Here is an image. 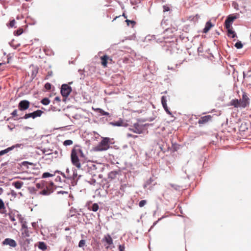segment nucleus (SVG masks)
<instances>
[{
	"mask_svg": "<svg viewBox=\"0 0 251 251\" xmlns=\"http://www.w3.org/2000/svg\"><path fill=\"white\" fill-rule=\"evenodd\" d=\"M79 156L83 157L84 155L82 150L78 146H75L71 151V159L72 164L78 169L81 168Z\"/></svg>",
	"mask_w": 251,
	"mask_h": 251,
	"instance_id": "obj_1",
	"label": "nucleus"
},
{
	"mask_svg": "<svg viewBox=\"0 0 251 251\" xmlns=\"http://www.w3.org/2000/svg\"><path fill=\"white\" fill-rule=\"evenodd\" d=\"M109 138H103L101 141L96 147H95V151H103L107 150L109 148Z\"/></svg>",
	"mask_w": 251,
	"mask_h": 251,
	"instance_id": "obj_2",
	"label": "nucleus"
},
{
	"mask_svg": "<svg viewBox=\"0 0 251 251\" xmlns=\"http://www.w3.org/2000/svg\"><path fill=\"white\" fill-rule=\"evenodd\" d=\"M239 17V15L238 14H234L229 15L226 18L225 22V26L226 28H228L231 27V25L233 22V21L238 19Z\"/></svg>",
	"mask_w": 251,
	"mask_h": 251,
	"instance_id": "obj_3",
	"label": "nucleus"
},
{
	"mask_svg": "<svg viewBox=\"0 0 251 251\" xmlns=\"http://www.w3.org/2000/svg\"><path fill=\"white\" fill-rule=\"evenodd\" d=\"M102 242L105 243L104 246L105 248L108 250L109 249H111V246L113 245V240L110 235L107 234L104 236L102 239Z\"/></svg>",
	"mask_w": 251,
	"mask_h": 251,
	"instance_id": "obj_4",
	"label": "nucleus"
},
{
	"mask_svg": "<svg viewBox=\"0 0 251 251\" xmlns=\"http://www.w3.org/2000/svg\"><path fill=\"white\" fill-rule=\"evenodd\" d=\"M249 98L248 97L247 93L243 92L242 99L239 100L240 102V107L245 108L249 105Z\"/></svg>",
	"mask_w": 251,
	"mask_h": 251,
	"instance_id": "obj_5",
	"label": "nucleus"
},
{
	"mask_svg": "<svg viewBox=\"0 0 251 251\" xmlns=\"http://www.w3.org/2000/svg\"><path fill=\"white\" fill-rule=\"evenodd\" d=\"M72 91V88L68 84H63L61 86V93L63 97H67Z\"/></svg>",
	"mask_w": 251,
	"mask_h": 251,
	"instance_id": "obj_6",
	"label": "nucleus"
},
{
	"mask_svg": "<svg viewBox=\"0 0 251 251\" xmlns=\"http://www.w3.org/2000/svg\"><path fill=\"white\" fill-rule=\"evenodd\" d=\"M43 113V111L41 110H37L32 113L25 114L23 118L27 119L29 118L35 119L36 117H40Z\"/></svg>",
	"mask_w": 251,
	"mask_h": 251,
	"instance_id": "obj_7",
	"label": "nucleus"
},
{
	"mask_svg": "<svg viewBox=\"0 0 251 251\" xmlns=\"http://www.w3.org/2000/svg\"><path fill=\"white\" fill-rule=\"evenodd\" d=\"M30 105V102L27 100H21L19 104H18V108L19 109L21 110H25L27 109Z\"/></svg>",
	"mask_w": 251,
	"mask_h": 251,
	"instance_id": "obj_8",
	"label": "nucleus"
},
{
	"mask_svg": "<svg viewBox=\"0 0 251 251\" xmlns=\"http://www.w3.org/2000/svg\"><path fill=\"white\" fill-rule=\"evenodd\" d=\"M2 245H9L11 247L15 248L17 246V243L16 241L11 238H6L2 242Z\"/></svg>",
	"mask_w": 251,
	"mask_h": 251,
	"instance_id": "obj_9",
	"label": "nucleus"
},
{
	"mask_svg": "<svg viewBox=\"0 0 251 251\" xmlns=\"http://www.w3.org/2000/svg\"><path fill=\"white\" fill-rule=\"evenodd\" d=\"M212 116L211 115H206L201 117L198 121L200 125H203L211 120Z\"/></svg>",
	"mask_w": 251,
	"mask_h": 251,
	"instance_id": "obj_10",
	"label": "nucleus"
},
{
	"mask_svg": "<svg viewBox=\"0 0 251 251\" xmlns=\"http://www.w3.org/2000/svg\"><path fill=\"white\" fill-rule=\"evenodd\" d=\"M167 99H166V96H162L161 97V103H162V106L163 107V108H164L165 111L169 114L170 115H171V112H170V111L169 110V108L167 106Z\"/></svg>",
	"mask_w": 251,
	"mask_h": 251,
	"instance_id": "obj_11",
	"label": "nucleus"
},
{
	"mask_svg": "<svg viewBox=\"0 0 251 251\" xmlns=\"http://www.w3.org/2000/svg\"><path fill=\"white\" fill-rule=\"evenodd\" d=\"M126 25L128 26L131 27L132 28H133V31L134 32L133 33V36H134L135 35V30L134 29V28L136 25V22L134 20H129L128 19H126Z\"/></svg>",
	"mask_w": 251,
	"mask_h": 251,
	"instance_id": "obj_12",
	"label": "nucleus"
},
{
	"mask_svg": "<svg viewBox=\"0 0 251 251\" xmlns=\"http://www.w3.org/2000/svg\"><path fill=\"white\" fill-rule=\"evenodd\" d=\"M109 57L107 55H104L101 57H100L101 63V65L104 67H107V61L109 60Z\"/></svg>",
	"mask_w": 251,
	"mask_h": 251,
	"instance_id": "obj_13",
	"label": "nucleus"
},
{
	"mask_svg": "<svg viewBox=\"0 0 251 251\" xmlns=\"http://www.w3.org/2000/svg\"><path fill=\"white\" fill-rule=\"evenodd\" d=\"M22 228L23 230L22 234L25 237H29V233L27 226L23 224L22 225Z\"/></svg>",
	"mask_w": 251,
	"mask_h": 251,
	"instance_id": "obj_14",
	"label": "nucleus"
},
{
	"mask_svg": "<svg viewBox=\"0 0 251 251\" xmlns=\"http://www.w3.org/2000/svg\"><path fill=\"white\" fill-rule=\"evenodd\" d=\"M230 105L234 106V107L238 108L240 107V100L238 99H233L230 102Z\"/></svg>",
	"mask_w": 251,
	"mask_h": 251,
	"instance_id": "obj_15",
	"label": "nucleus"
},
{
	"mask_svg": "<svg viewBox=\"0 0 251 251\" xmlns=\"http://www.w3.org/2000/svg\"><path fill=\"white\" fill-rule=\"evenodd\" d=\"M124 193H125V187H124V185H122L120 187V190L116 192V195L118 197H122L124 196Z\"/></svg>",
	"mask_w": 251,
	"mask_h": 251,
	"instance_id": "obj_16",
	"label": "nucleus"
},
{
	"mask_svg": "<svg viewBox=\"0 0 251 251\" xmlns=\"http://www.w3.org/2000/svg\"><path fill=\"white\" fill-rule=\"evenodd\" d=\"M212 26L213 25L211 23L210 21L207 22L205 24L203 32L205 33H207Z\"/></svg>",
	"mask_w": 251,
	"mask_h": 251,
	"instance_id": "obj_17",
	"label": "nucleus"
},
{
	"mask_svg": "<svg viewBox=\"0 0 251 251\" xmlns=\"http://www.w3.org/2000/svg\"><path fill=\"white\" fill-rule=\"evenodd\" d=\"M38 248L43 251H45L47 249V246L44 242H39Z\"/></svg>",
	"mask_w": 251,
	"mask_h": 251,
	"instance_id": "obj_18",
	"label": "nucleus"
},
{
	"mask_svg": "<svg viewBox=\"0 0 251 251\" xmlns=\"http://www.w3.org/2000/svg\"><path fill=\"white\" fill-rule=\"evenodd\" d=\"M46 189H47L50 194L52 193L54 190L53 183L52 182H50L47 186H46Z\"/></svg>",
	"mask_w": 251,
	"mask_h": 251,
	"instance_id": "obj_19",
	"label": "nucleus"
},
{
	"mask_svg": "<svg viewBox=\"0 0 251 251\" xmlns=\"http://www.w3.org/2000/svg\"><path fill=\"white\" fill-rule=\"evenodd\" d=\"M226 29L227 30V35L228 36H231L232 38H234L236 36L235 32L232 29H231L230 27Z\"/></svg>",
	"mask_w": 251,
	"mask_h": 251,
	"instance_id": "obj_20",
	"label": "nucleus"
},
{
	"mask_svg": "<svg viewBox=\"0 0 251 251\" xmlns=\"http://www.w3.org/2000/svg\"><path fill=\"white\" fill-rule=\"evenodd\" d=\"M13 184L16 189H20L23 185L24 183L22 181H16Z\"/></svg>",
	"mask_w": 251,
	"mask_h": 251,
	"instance_id": "obj_21",
	"label": "nucleus"
},
{
	"mask_svg": "<svg viewBox=\"0 0 251 251\" xmlns=\"http://www.w3.org/2000/svg\"><path fill=\"white\" fill-rule=\"evenodd\" d=\"M12 148L9 147V148H8L4 150H2V151H0V156L8 153L9 151L12 150Z\"/></svg>",
	"mask_w": 251,
	"mask_h": 251,
	"instance_id": "obj_22",
	"label": "nucleus"
},
{
	"mask_svg": "<svg viewBox=\"0 0 251 251\" xmlns=\"http://www.w3.org/2000/svg\"><path fill=\"white\" fill-rule=\"evenodd\" d=\"M117 175V173L116 172H111L108 174V178H110L111 179H114L116 177V176Z\"/></svg>",
	"mask_w": 251,
	"mask_h": 251,
	"instance_id": "obj_23",
	"label": "nucleus"
},
{
	"mask_svg": "<svg viewBox=\"0 0 251 251\" xmlns=\"http://www.w3.org/2000/svg\"><path fill=\"white\" fill-rule=\"evenodd\" d=\"M99 208V205L97 203H95L92 205L90 210H92L93 211L96 212L98 210Z\"/></svg>",
	"mask_w": 251,
	"mask_h": 251,
	"instance_id": "obj_24",
	"label": "nucleus"
},
{
	"mask_svg": "<svg viewBox=\"0 0 251 251\" xmlns=\"http://www.w3.org/2000/svg\"><path fill=\"white\" fill-rule=\"evenodd\" d=\"M5 209L4 203L3 201L0 199V210H2V211L1 212L2 213H4V210Z\"/></svg>",
	"mask_w": 251,
	"mask_h": 251,
	"instance_id": "obj_25",
	"label": "nucleus"
},
{
	"mask_svg": "<svg viewBox=\"0 0 251 251\" xmlns=\"http://www.w3.org/2000/svg\"><path fill=\"white\" fill-rule=\"evenodd\" d=\"M152 182V180L151 178H150L149 179L147 180L145 184H144V188H148V186H150Z\"/></svg>",
	"mask_w": 251,
	"mask_h": 251,
	"instance_id": "obj_26",
	"label": "nucleus"
},
{
	"mask_svg": "<svg viewBox=\"0 0 251 251\" xmlns=\"http://www.w3.org/2000/svg\"><path fill=\"white\" fill-rule=\"evenodd\" d=\"M50 102V100L48 98H45L42 100L41 103L45 105H48Z\"/></svg>",
	"mask_w": 251,
	"mask_h": 251,
	"instance_id": "obj_27",
	"label": "nucleus"
},
{
	"mask_svg": "<svg viewBox=\"0 0 251 251\" xmlns=\"http://www.w3.org/2000/svg\"><path fill=\"white\" fill-rule=\"evenodd\" d=\"M247 129V124L246 123H242L240 127V130L245 131Z\"/></svg>",
	"mask_w": 251,
	"mask_h": 251,
	"instance_id": "obj_28",
	"label": "nucleus"
},
{
	"mask_svg": "<svg viewBox=\"0 0 251 251\" xmlns=\"http://www.w3.org/2000/svg\"><path fill=\"white\" fill-rule=\"evenodd\" d=\"M40 194L42 195H45V196H48V195H49L50 194V192L46 188L44 189V190H43L42 191H41L40 192Z\"/></svg>",
	"mask_w": 251,
	"mask_h": 251,
	"instance_id": "obj_29",
	"label": "nucleus"
},
{
	"mask_svg": "<svg viewBox=\"0 0 251 251\" xmlns=\"http://www.w3.org/2000/svg\"><path fill=\"white\" fill-rule=\"evenodd\" d=\"M28 165H33L34 164L33 163L29 162L28 161H24L22 163V166L26 167L27 169L28 168Z\"/></svg>",
	"mask_w": 251,
	"mask_h": 251,
	"instance_id": "obj_30",
	"label": "nucleus"
},
{
	"mask_svg": "<svg viewBox=\"0 0 251 251\" xmlns=\"http://www.w3.org/2000/svg\"><path fill=\"white\" fill-rule=\"evenodd\" d=\"M8 216H9V218L11 221L14 222L16 221L15 215L12 212L9 213Z\"/></svg>",
	"mask_w": 251,
	"mask_h": 251,
	"instance_id": "obj_31",
	"label": "nucleus"
},
{
	"mask_svg": "<svg viewBox=\"0 0 251 251\" xmlns=\"http://www.w3.org/2000/svg\"><path fill=\"white\" fill-rule=\"evenodd\" d=\"M98 111L102 115H105V116H108L109 115V113L107 112H105L104 111V110H103L102 109H100V108H98Z\"/></svg>",
	"mask_w": 251,
	"mask_h": 251,
	"instance_id": "obj_32",
	"label": "nucleus"
},
{
	"mask_svg": "<svg viewBox=\"0 0 251 251\" xmlns=\"http://www.w3.org/2000/svg\"><path fill=\"white\" fill-rule=\"evenodd\" d=\"M73 143V142L72 140H65L64 143H63V145L64 146H69V145H72Z\"/></svg>",
	"mask_w": 251,
	"mask_h": 251,
	"instance_id": "obj_33",
	"label": "nucleus"
},
{
	"mask_svg": "<svg viewBox=\"0 0 251 251\" xmlns=\"http://www.w3.org/2000/svg\"><path fill=\"white\" fill-rule=\"evenodd\" d=\"M54 175L50 174L48 172L44 173L42 175V178H46L48 177H51L53 176Z\"/></svg>",
	"mask_w": 251,
	"mask_h": 251,
	"instance_id": "obj_34",
	"label": "nucleus"
},
{
	"mask_svg": "<svg viewBox=\"0 0 251 251\" xmlns=\"http://www.w3.org/2000/svg\"><path fill=\"white\" fill-rule=\"evenodd\" d=\"M147 201L146 200H142L139 203V206L140 207H142L144 206H145L147 204Z\"/></svg>",
	"mask_w": 251,
	"mask_h": 251,
	"instance_id": "obj_35",
	"label": "nucleus"
},
{
	"mask_svg": "<svg viewBox=\"0 0 251 251\" xmlns=\"http://www.w3.org/2000/svg\"><path fill=\"white\" fill-rule=\"evenodd\" d=\"M235 47L237 48V49H241L243 47V44H242V43L241 42H237V43H236V44H235Z\"/></svg>",
	"mask_w": 251,
	"mask_h": 251,
	"instance_id": "obj_36",
	"label": "nucleus"
},
{
	"mask_svg": "<svg viewBox=\"0 0 251 251\" xmlns=\"http://www.w3.org/2000/svg\"><path fill=\"white\" fill-rule=\"evenodd\" d=\"M23 32V29L22 28H19L15 32V35L17 36L20 35Z\"/></svg>",
	"mask_w": 251,
	"mask_h": 251,
	"instance_id": "obj_37",
	"label": "nucleus"
},
{
	"mask_svg": "<svg viewBox=\"0 0 251 251\" xmlns=\"http://www.w3.org/2000/svg\"><path fill=\"white\" fill-rule=\"evenodd\" d=\"M85 240H81L78 244V247L80 248L83 247L85 244Z\"/></svg>",
	"mask_w": 251,
	"mask_h": 251,
	"instance_id": "obj_38",
	"label": "nucleus"
},
{
	"mask_svg": "<svg viewBox=\"0 0 251 251\" xmlns=\"http://www.w3.org/2000/svg\"><path fill=\"white\" fill-rule=\"evenodd\" d=\"M51 85L50 83H47L45 85V88L47 90H50L51 89Z\"/></svg>",
	"mask_w": 251,
	"mask_h": 251,
	"instance_id": "obj_39",
	"label": "nucleus"
},
{
	"mask_svg": "<svg viewBox=\"0 0 251 251\" xmlns=\"http://www.w3.org/2000/svg\"><path fill=\"white\" fill-rule=\"evenodd\" d=\"M130 3L132 5H135L140 2V0H130Z\"/></svg>",
	"mask_w": 251,
	"mask_h": 251,
	"instance_id": "obj_40",
	"label": "nucleus"
},
{
	"mask_svg": "<svg viewBox=\"0 0 251 251\" xmlns=\"http://www.w3.org/2000/svg\"><path fill=\"white\" fill-rule=\"evenodd\" d=\"M163 8V12H164L169 11L170 10V8L167 5H164Z\"/></svg>",
	"mask_w": 251,
	"mask_h": 251,
	"instance_id": "obj_41",
	"label": "nucleus"
},
{
	"mask_svg": "<svg viewBox=\"0 0 251 251\" xmlns=\"http://www.w3.org/2000/svg\"><path fill=\"white\" fill-rule=\"evenodd\" d=\"M15 23H16L15 20H13L10 21V22L9 23V26L11 27H13L15 25Z\"/></svg>",
	"mask_w": 251,
	"mask_h": 251,
	"instance_id": "obj_42",
	"label": "nucleus"
},
{
	"mask_svg": "<svg viewBox=\"0 0 251 251\" xmlns=\"http://www.w3.org/2000/svg\"><path fill=\"white\" fill-rule=\"evenodd\" d=\"M11 115H12L13 117H15V116H17V109L14 110L11 113Z\"/></svg>",
	"mask_w": 251,
	"mask_h": 251,
	"instance_id": "obj_43",
	"label": "nucleus"
},
{
	"mask_svg": "<svg viewBox=\"0 0 251 251\" xmlns=\"http://www.w3.org/2000/svg\"><path fill=\"white\" fill-rule=\"evenodd\" d=\"M121 124H122V122H119L112 123V124L113 125L116 126H121Z\"/></svg>",
	"mask_w": 251,
	"mask_h": 251,
	"instance_id": "obj_44",
	"label": "nucleus"
},
{
	"mask_svg": "<svg viewBox=\"0 0 251 251\" xmlns=\"http://www.w3.org/2000/svg\"><path fill=\"white\" fill-rule=\"evenodd\" d=\"M125 247L124 246L120 245L119 246V250L120 251H124Z\"/></svg>",
	"mask_w": 251,
	"mask_h": 251,
	"instance_id": "obj_45",
	"label": "nucleus"
},
{
	"mask_svg": "<svg viewBox=\"0 0 251 251\" xmlns=\"http://www.w3.org/2000/svg\"><path fill=\"white\" fill-rule=\"evenodd\" d=\"M48 151H46L45 150H44L43 151V153H45L46 152H47V154H51V153H52V152H51V151H50V152H49Z\"/></svg>",
	"mask_w": 251,
	"mask_h": 251,
	"instance_id": "obj_46",
	"label": "nucleus"
},
{
	"mask_svg": "<svg viewBox=\"0 0 251 251\" xmlns=\"http://www.w3.org/2000/svg\"><path fill=\"white\" fill-rule=\"evenodd\" d=\"M3 192V189L0 187V195H1Z\"/></svg>",
	"mask_w": 251,
	"mask_h": 251,
	"instance_id": "obj_47",
	"label": "nucleus"
},
{
	"mask_svg": "<svg viewBox=\"0 0 251 251\" xmlns=\"http://www.w3.org/2000/svg\"><path fill=\"white\" fill-rule=\"evenodd\" d=\"M121 17V16H116V17L114 19V20H116L117 19Z\"/></svg>",
	"mask_w": 251,
	"mask_h": 251,
	"instance_id": "obj_48",
	"label": "nucleus"
},
{
	"mask_svg": "<svg viewBox=\"0 0 251 251\" xmlns=\"http://www.w3.org/2000/svg\"><path fill=\"white\" fill-rule=\"evenodd\" d=\"M36 186L37 188H40V184H39V183L37 184Z\"/></svg>",
	"mask_w": 251,
	"mask_h": 251,
	"instance_id": "obj_49",
	"label": "nucleus"
},
{
	"mask_svg": "<svg viewBox=\"0 0 251 251\" xmlns=\"http://www.w3.org/2000/svg\"><path fill=\"white\" fill-rule=\"evenodd\" d=\"M122 16H123V17H124L125 18H126V14H125V12H124L123 13Z\"/></svg>",
	"mask_w": 251,
	"mask_h": 251,
	"instance_id": "obj_50",
	"label": "nucleus"
},
{
	"mask_svg": "<svg viewBox=\"0 0 251 251\" xmlns=\"http://www.w3.org/2000/svg\"><path fill=\"white\" fill-rule=\"evenodd\" d=\"M55 99H56V100H58V98L57 97H56V98H55Z\"/></svg>",
	"mask_w": 251,
	"mask_h": 251,
	"instance_id": "obj_51",
	"label": "nucleus"
},
{
	"mask_svg": "<svg viewBox=\"0 0 251 251\" xmlns=\"http://www.w3.org/2000/svg\"><path fill=\"white\" fill-rule=\"evenodd\" d=\"M2 64V63H0V66Z\"/></svg>",
	"mask_w": 251,
	"mask_h": 251,
	"instance_id": "obj_52",
	"label": "nucleus"
},
{
	"mask_svg": "<svg viewBox=\"0 0 251 251\" xmlns=\"http://www.w3.org/2000/svg\"><path fill=\"white\" fill-rule=\"evenodd\" d=\"M26 1H29L30 0H26Z\"/></svg>",
	"mask_w": 251,
	"mask_h": 251,
	"instance_id": "obj_53",
	"label": "nucleus"
}]
</instances>
